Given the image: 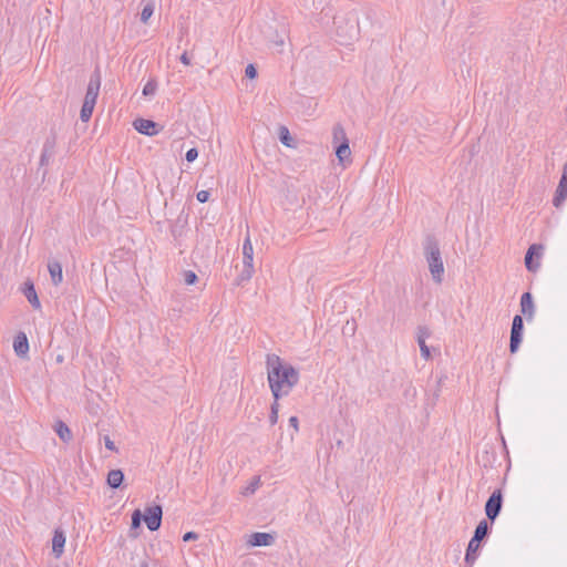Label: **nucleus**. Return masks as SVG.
Wrapping results in <instances>:
<instances>
[{"mask_svg":"<svg viewBox=\"0 0 567 567\" xmlns=\"http://www.w3.org/2000/svg\"><path fill=\"white\" fill-rule=\"evenodd\" d=\"M245 75L248 79H255L257 76V70L254 64H248L245 69Z\"/></svg>","mask_w":567,"mask_h":567,"instance_id":"33","label":"nucleus"},{"mask_svg":"<svg viewBox=\"0 0 567 567\" xmlns=\"http://www.w3.org/2000/svg\"><path fill=\"white\" fill-rule=\"evenodd\" d=\"M336 155L340 163H343L346 159L350 158L351 151L349 147L348 138H344V141L337 147Z\"/></svg>","mask_w":567,"mask_h":567,"instance_id":"20","label":"nucleus"},{"mask_svg":"<svg viewBox=\"0 0 567 567\" xmlns=\"http://www.w3.org/2000/svg\"><path fill=\"white\" fill-rule=\"evenodd\" d=\"M48 270L50 274L51 281L54 286H59L63 281L62 266L59 261H49Z\"/></svg>","mask_w":567,"mask_h":567,"instance_id":"15","label":"nucleus"},{"mask_svg":"<svg viewBox=\"0 0 567 567\" xmlns=\"http://www.w3.org/2000/svg\"><path fill=\"white\" fill-rule=\"evenodd\" d=\"M502 509V493L499 489L494 491L485 504L486 516L494 520Z\"/></svg>","mask_w":567,"mask_h":567,"instance_id":"8","label":"nucleus"},{"mask_svg":"<svg viewBox=\"0 0 567 567\" xmlns=\"http://www.w3.org/2000/svg\"><path fill=\"white\" fill-rule=\"evenodd\" d=\"M162 514L163 512L159 505L146 508L143 519L150 530L155 532L161 527Z\"/></svg>","mask_w":567,"mask_h":567,"instance_id":"7","label":"nucleus"},{"mask_svg":"<svg viewBox=\"0 0 567 567\" xmlns=\"http://www.w3.org/2000/svg\"><path fill=\"white\" fill-rule=\"evenodd\" d=\"M424 249L431 275L434 281L440 284L444 274V266L439 245L434 239H429Z\"/></svg>","mask_w":567,"mask_h":567,"instance_id":"2","label":"nucleus"},{"mask_svg":"<svg viewBox=\"0 0 567 567\" xmlns=\"http://www.w3.org/2000/svg\"><path fill=\"white\" fill-rule=\"evenodd\" d=\"M157 90V83L155 80H150L143 87V95L151 96L154 95Z\"/></svg>","mask_w":567,"mask_h":567,"instance_id":"25","label":"nucleus"},{"mask_svg":"<svg viewBox=\"0 0 567 567\" xmlns=\"http://www.w3.org/2000/svg\"><path fill=\"white\" fill-rule=\"evenodd\" d=\"M22 292L28 299V301L31 303V306L35 309H40L41 303L38 298V293L35 291L34 285L32 281L27 280L23 285Z\"/></svg>","mask_w":567,"mask_h":567,"instance_id":"13","label":"nucleus"},{"mask_svg":"<svg viewBox=\"0 0 567 567\" xmlns=\"http://www.w3.org/2000/svg\"><path fill=\"white\" fill-rule=\"evenodd\" d=\"M260 483L259 476L254 477L252 481L241 491V494L245 496L252 495L260 486Z\"/></svg>","mask_w":567,"mask_h":567,"instance_id":"23","label":"nucleus"},{"mask_svg":"<svg viewBox=\"0 0 567 567\" xmlns=\"http://www.w3.org/2000/svg\"><path fill=\"white\" fill-rule=\"evenodd\" d=\"M255 272L254 269V247L250 237L247 236L243 244V270L238 277L240 282L249 280Z\"/></svg>","mask_w":567,"mask_h":567,"instance_id":"4","label":"nucleus"},{"mask_svg":"<svg viewBox=\"0 0 567 567\" xmlns=\"http://www.w3.org/2000/svg\"><path fill=\"white\" fill-rule=\"evenodd\" d=\"M567 198V162L564 164L563 174L558 183L553 204L559 208Z\"/></svg>","mask_w":567,"mask_h":567,"instance_id":"9","label":"nucleus"},{"mask_svg":"<svg viewBox=\"0 0 567 567\" xmlns=\"http://www.w3.org/2000/svg\"><path fill=\"white\" fill-rule=\"evenodd\" d=\"M93 110H94L93 106L83 103L81 113H80L81 120L83 122H87L92 116Z\"/></svg>","mask_w":567,"mask_h":567,"instance_id":"26","label":"nucleus"},{"mask_svg":"<svg viewBox=\"0 0 567 567\" xmlns=\"http://www.w3.org/2000/svg\"><path fill=\"white\" fill-rule=\"evenodd\" d=\"M65 545V535L62 530L55 529L52 538V551L56 558H60L63 554Z\"/></svg>","mask_w":567,"mask_h":567,"instance_id":"14","label":"nucleus"},{"mask_svg":"<svg viewBox=\"0 0 567 567\" xmlns=\"http://www.w3.org/2000/svg\"><path fill=\"white\" fill-rule=\"evenodd\" d=\"M181 62L185 65H189L190 64V59L188 56V54L186 52H184L182 55H181Z\"/></svg>","mask_w":567,"mask_h":567,"instance_id":"39","label":"nucleus"},{"mask_svg":"<svg viewBox=\"0 0 567 567\" xmlns=\"http://www.w3.org/2000/svg\"><path fill=\"white\" fill-rule=\"evenodd\" d=\"M419 343V347H420V351H421V355L425 359V360H429L430 357H431V353H430V349L429 347L426 346L425 341L423 340H419L417 341Z\"/></svg>","mask_w":567,"mask_h":567,"instance_id":"29","label":"nucleus"},{"mask_svg":"<svg viewBox=\"0 0 567 567\" xmlns=\"http://www.w3.org/2000/svg\"><path fill=\"white\" fill-rule=\"evenodd\" d=\"M279 140L280 142L288 146L292 147V137L290 136L289 130L286 126H281L279 130Z\"/></svg>","mask_w":567,"mask_h":567,"instance_id":"24","label":"nucleus"},{"mask_svg":"<svg viewBox=\"0 0 567 567\" xmlns=\"http://www.w3.org/2000/svg\"><path fill=\"white\" fill-rule=\"evenodd\" d=\"M298 424H299V422H298V417L297 416H291L289 419V425L292 426L295 429V431L299 430Z\"/></svg>","mask_w":567,"mask_h":567,"instance_id":"38","label":"nucleus"},{"mask_svg":"<svg viewBox=\"0 0 567 567\" xmlns=\"http://www.w3.org/2000/svg\"><path fill=\"white\" fill-rule=\"evenodd\" d=\"M278 412H279V403H278V401L275 400L274 403L271 404V411H270V415H269V421H270L271 425L277 423Z\"/></svg>","mask_w":567,"mask_h":567,"instance_id":"27","label":"nucleus"},{"mask_svg":"<svg viewBox=\"0 0 567 567\" xmlns=\"http://www.w3.org/2000/svg\"><path fill=\"white\" fill-rule=\"evenodd\" d=\"M197 156H198V151L194 147L188 150L185 155L187 162H194L197 158Z\"/></svg>","mask_w":567,"mask_h":567,"instance_id":"34","label":"nucleus"},{"mask_svg":"<svg viewBox=\"0 0 567 567\" xmlns=\"http://www.w3.org/2000/svg\"><path fill=\"white\" fill-rule=\"evenodd\" d=\"M274 542V536L268 533H254L250 535L248 544L250 546H269Z\"/></svg>","mask_w":567,"mask_h":567,"instance_id":"17","label":"nucleus"},{"mask_svg":"<svg viewBox=\"0 0 567 567\" xmlns=\"http://www.w3.org/2000/svg\"><path fill=\"white\" fill-rule=\"evenodd\" d=\"M55 432L63 442H69L72 437L70 429L63 422L56 424Z\"/></svg>","mask_w":567,"mask_h":567,"instance_id":"21","label":"nucleus"},{"mask_svg":"<svg viewBox=\"0 0 567 567\" xmlns=\"http://www.w3.org/2000/svg\"><path fill=\"white\" fill-rule=\"evenodd\" d=\"M197 538H198V535L194 532H188V533L184 534V536H183L184 542L195 540Z\"/></svg>","mask_w":567,"mask_h":567,"instance_id":"37","label":"nucleus"},{"mask_svg":"<svg viewBox=\"0 0 567 567\" xmlns=\"http://www.w3.org/2000/svg\"><path fill=\"white\" fill-rule=\"evenodd\" d=\"M197 200L200 203H206L209 198V192L208 190H200L196 195Z\"/></svg>","mask_w":567,"mask_h":567,"instance_id":"35","label":"nucleus"},{"mask_svg":"<svg viewBox=\"0 0 567 567\" xmlns=\"http://www.w3.org/2000/svg\"><path fill=\"white\" fill-rule=\"evenodd\" d=\"M333 138L334 140H342V142L344 141V138H347L346 132H344L342 126L337 125V126L333 127Z\"/></svg>","mask_w":567,"mask_h":567,"instance_id":"30","label":"nucleus"},{"mask_svg":"<svg viewBox=\"0 0 567 567\" xmlns=\"http://www.w3.org/2000/svg\"><path fill=\"white\" fill-rule=\"evenodd\" d=\"M134 128L144 135L154 136L158 133L157 123L146 118H136L133 122Z\"/></svg>","mask_w":567,"mask_h":567,"instance_id":"10","label":"nucleus"},{"mask_svg":"<svg viewBox=\"0 0 567 567\" xmlns=\"http://www.w3.org/2000/svg\"><path fill=\"white\" fill-rule=\"evenodd\" d=\"M524 330L523 318L519 315H516L513 319L512 330H511V342L509 350L512 353H515L518 350V347L522 342Z\"/></svg>","mask_w":567,"mask_h":567,"instance_id":"6","label":"nucleus"},{"mask_svg":"<svg viewBox=\"0 0 567 567\" xmlns=\"http://www.w3.org/2000/svg\"><path fill=\"white\" fill-rule=\"evenodd\" d=\"M184 281L186 285H194L197 281V276L194 271L187 270L184 272Z\"/></svg>","mask_w":567,"mask_h":567,"instance_id":"28","label":"nucleus"},{"mask_svg":"<svg viewBox=\"0 0 567 567\" xmlns=\"http://www.w3.org/2000/svg\"><path fill=\"white\" fill-rule=\"evenodd\" d=\"M520 310L522 313L527 317V319H532L535 312V305L533 301V297L529 292H525L520 297Z\"/></svg>","mask_w":567,"mask_h":567,"instance_id":"16","label":"nucleus"},{"mask_svg":"<svg viewBox=\"0 0 567 567\" xmlns=\"http://www.w3.org/2000/svg\"><path fill=\"white\" fill-rule=\"evenodd\" d=\"M55 146H56V138L54 135L49 136L44 141L43 147H42V153L40 156V165L41 166H45L50 163L51 158L54 155Z\"/></svg>","mask_w":567,"mask_h":567,"instance_id":"11","label":"nucleus"},{"mask_svg":"<svg viewBox=\"0 0 567 567\" xmlns=\"http://www.w3.org/2000/svg\"><path fill=\"white\" fill-rule=\"evenodd\" d=\"M430 331L425 327H420L417 330V341L423 340L425 341L430 337Z\"/></svg>","mask_w":567,"mask_h":567,"instance_id":"32","label":"nucleus"},{"mask_svg":"<svg viewBox=\"0 0 567 567\" xmlns=\"http://www.w3.org/2000/svg\"><path fill=\"white\" fill-rule=\"evenodd\" d=\"M56 361H58V362H62V361H63L62 355H58Z\"/></svg>","mask_w":567,"mask_h":567,"instance_id":"40","label":"nucleus"},{"mask_svg":"<svg viewBox=\"0 0 567 567\" xmlns=\"http://www.w3.org/2000/svg\"><path fill=\"white\" fill-rule=\"evenodd\" d=\"M142 514L138 509H136L132 515V528H137L141 525Z\"/></svg>","mask_w":567,"mask_h":567,"instance_id":"31","label":"nucleus"},{"mask_svg":"<svg viewBox=\"0 0 567 567\" xmlns=\"http://www.w3.org/2000/svg\"><path fill=\"white\" fill-rule=\"evenodd\" d=\"M488 533V524L486 520H481L475 528L474 536L468 543L466 554H465V563L473 566L477 558V551L480 549V543L486 537Z\"/></svg>","mask_w":567,"mask_h":567,"instance_id":"3","label":"nucleus"},{"mask_svg":"<svg viewBox=\"0 0 567 567\" xmlns=\"http://www.w3.org/2000/svg\"><path fill=\"white\" fill-rule=\"evenodd\" d=\"M154 13V3L152 1H147L144 3V7L141 12V21L143 23H147L151 17Z\"/></svg>","mask_w":567,"mask_h":567,"instance_id":"22","label":"nucleus"},{"mask_svg":"<svg viewBox=\"0 0 567 567\" xmlns=\"http://www.w3.org/2000/svg\"><path fill=\"white\" fill-rule=\"evenodd\" d=\"M13 349L19 357H23L29 351V342L24 333H19L13 340Z\"/></svg>","mask_w":567,"mask_h":567,"instance_id":"18","label":"nucleus"},{"mask_svg":"<svg viewBox=\"0 0 567 567\" xmlns=\"http://www.w3.org/2000/svg\"><path fill=\"white\" fill-rule=\"evenodd\" d=\"M266 365L269 388L278 401L280 398L287 396L299 382V372L277 354H268Z\"/></svg>","mask_w":567,"mask_h":567,"instance_id":"1","label":"nucleus"},{"mask_svg":"<svg viewBox=\"0 0 567 567\" xmlns=\"http://www.w3.org/2000/svg\"><path fill=\"white\" fill-rule=\"evenodd\" d=\"M101 87V74L99 70H95L94 73L90 78V82L87 84L86 93L84 96V104L95 106L96 100L99 96Z\"/></svg>","mask_w":567,"mask_h":567,"instance_id":"5","label":"nucleus"},{"mask_svg":"<svg viewBox=\"0 0 567 567\" xmlns=\"http://www.w3.org/2000/svg\"><path fill=\"white\" fill-rule=\"evenodd\" d=\"M124 474L121 470H112L107 474V484L112 488H118L123 483Z\"/></svg>","mask_w":567,"mask_h":567,"instance_id":"19","label":"nucleus"},{"mask_svg":"<svg viewBox=\"0 0 567 567\" xmlns=\"http://www.w3.org/2000/svg\"><path fill=\"white\" fill-rule=\"evenodd\" d=\"M104 443H105V447L110 451H116V447H115V444L114 442L109 437V436H105L104 437Z\"/></svg>","mask_w":567,"mask_h":567,"instance_id":"36","label":"nucleus"},{"mask_svg":"<svg viewBox=\"0 0 567 567\" xmlns=\"http://www.w3.org/2000/svg\"><path fill=\"white\" fill-rule=\"evenodd\" d=\"M542 251H543V246L540 245H532L527 252H526V256H525V266L526 268L529 270V271H537V269L539 268V262H534L533 261V257L536 255V256H540L542 255Z\"/></svg>","mask_w":567,"mask_h":567,"instance_id":"12","label":"nucleus"}]
</instances>
